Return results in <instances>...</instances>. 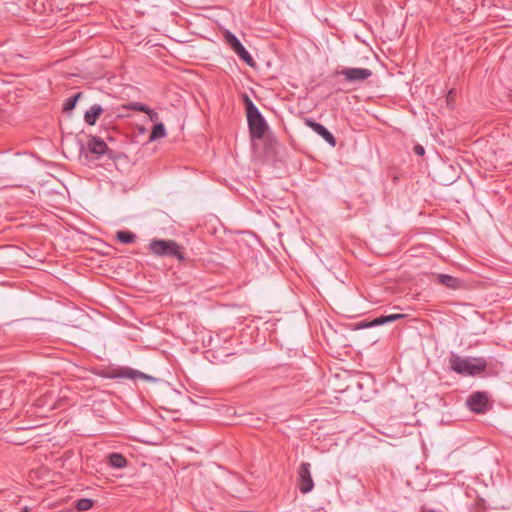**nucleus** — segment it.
Returning <instances> with one entry per match:
<instances>
[{
    "mask_svg": "<svg viewBox=\"0 0 512 512\" xmlns=\"http://www.w3.org/2000/svg\"><path fill=\"white\" fill-rule=\"evenodd\" d=\"M131 108L136 111L143 112V113H148V109H149L148 106H146L142 103H139V102L131 103Z\"/></svg>",
    "mask_w": 512,
    "mask_h": 512,
    "instance_id": "20",
    "label": "nucleus"
},
{
    "mask_svg": "<svg viewBox=\"0 0 512 512\" xmlns=\"http://www.w3.org/2000/svg\"><path fill=\"white\" fill-rule=\"evenodd\" d=\"M79 150L80 157L84 154L85 158L88 159V153H90L95 156V159H99L106 153L108 146L101 138L90 136L87 147L81 142Z\"/></svg>",
    "mask_w": 512,
    "mask_h": 512,
    "instance_id": "4",
    "label": "nucleus"
},
{
    "mask_svg": "<svg viewBox=\"0 0 512 512\" xmlns=\"http://www.w3.org/2000/svg\"><path fill=\"white\" fill-rule=\"evenodd\" d=\"M166 136V129L163 123H155L149 136L150 141H154Z\"/></svg>",
    "mask_w": 512,
    "mask_h": 512,
    "instance_id": "16",
    "label": "nucleus"
},
{
    "mask_svg": "<svg viewBox=\"0 0 512 512\" xmlns=\"http://www.w3.org/2000/svg\"><path fill=\"white\" fill-rule=\"evenodd\" d=\"M149 250L158 257H174L180 262L186 260L183 248L171 239H152L149 244Z\"/></svg>",
    "mask_w": 512,
    "mask_h": 512,
    "instance_id": "3",
    "label": "nucleus"
},
{
    "mask_svg": "<svg viewBox=\"0 0 512 512\" xmlns=\"http://www.w3.org/2000/svg\"><path fill=\"white\" fill-rule=\"evenodd\" d=\"M305 124L321 136L331 147L336 146V139L334 135L324 125L312 119H306Z\"/></svg>",
    "mask_w": 512,
    "mask_h": 512,
    "instance_id": "9",
    "label": "nucleus"
},
{
    "mask_svg": "<svg viewBox=\"0 0 512 512\" xmlns=\"http://www.w3.org/2000/svg\"><path fill=\"white\" fill-rule=\"evenodd\" d=\"M404 314H390V315H381L379 317H376L370 322L362 324L360 327L370 328V327H376L384 324H388L391 322H394L396 320L404 318Z\"/></svg>",
    "mask_w": 512,
    "mask_h": 512,
    "instance_id": "10",
    "label": "nucleus"
},
{
    "mask_svg": "<svg viewBox=\"0 0 512 512\" xmlns=\"http://www.w3.org/2000/svg\"><path fill=\"white\" fill-rule=\"evenodd\" d=\"M299 490L306 494L312 491L314 482L311 475V464L304 462L298 469Z\"/></svg>",
    "mask_w": 512,
    "mask_h": 512,
    "instance_id": "7",
    "label": "nucleus"
},
{
    "mask_svg": "<svg viewBox=\"0 0 512 512\" xmlns=\"http://www.w3.org/2000/svg\"><path fill=\"white\" fill-rule=\"evenodd\" d=\"M82 93H77L75 94L74 96L72 97H69L68 99H66L65 103H64V111L68 112V111H72L78 101V99L81 97Z\"/></svg>",
    "mask_w": 512,
    "mask_h": 512,
    "instance_id": "19",
    "label": "nucleus"
},
{
    "mask_svg": "<svg viewBox=\"0 0 512 512\" xmlns=\"http://www.w3.org/2000/svg\"><path fill=\"white\" fill-rule=\"evenodd\" d=\"M21 512H29V508L28 507H24Z\"/></svg>",
    "mask_w": 512,
    "mask_h": 512,
    "instance_id": "23",
    "label": "nucleus"
},
{
    "mask_svg": "<svg viewBox=\"0 0 512 512\" xmlns=\"http://www.w3.org/2000/svg\"><path fill=\"white\" fill-rule=\"evenodd\" d=\"M93 506V500L82 498L76 501L75 507L78 511H88Z\"/></svg>",
    "mask_w": 512,
    "mask_h": 512,
    "instance_id": "17",
    "label": "nucleus"
},
{
    "mask_svg": "<svg viewBox=\"0 0 512 512\" xmlns=\"http://www.w3.org/2000/svg\"><path fill=\"white\" fill-rule=\"evenodd\" d=\"M225 40L227 41V43L230 45V47L233 49V51L235 49H237L239 46L242 45V43L240 42V40L230 31H227L225 33Z\"/></svg>",
    "mask_w": 512,
    "mask_h": 512,
    "instance_id": "18",
    "label": "nucleus"
},
{
    "mask_svg": "<svg viewBox=\"0 0 512 512\" xmlns=\"http://www.w3.org/2000/svg\"><path fill=\"white\" fill-rule=\"evenodd\" d=\"M103 112V108L99 104L92 105L84 114V120L88 125H95L98 117Z\"/></svg>",
    "mask_w": 512,
    "mask_h": 512,
    "instance_id": "11",
    "label": "nucleus"
},
{
    "mask_svg": "<svg viewBox=\"0 0 512 512\" xmlns=\"http://www.w3.org/2000/svg\"><path fill=\"white\" fill-rule=\"evenodd\" d=\"M414 152L416 155L422 156L425 154V149L421 145H416L414 147Z\"/></svg>",
    "mask_w": 512,
    "mask_h": 512,
    "instance_id": "22",
    "label": "nucleus"
},
{
    "mask_svg": "<svg viewBox=\"0 0 512 512\" xmlns=\"http://www.w3.org/2000/svg\"><path fill=\"white\" fill-rule=\"evenodd\" d=\"M106 377L110 379H116V378H127V379H144L147 381H155L156 379L150 375H147L141 371L134 370L128 367H120L116 369H112L109 374L106 375Z\"/></svg>",
    "mask_w": 512,
    "mask_h": 512,
    "instance_id": "5",
    "label": "nucleus"
},
{
    "mask_svg": "<svg viewBox=\"0 0 512 512\" xmlns=\"http://www.w3.org/2000/svg\"><path fill=\"white\" fill-rule=\"evenodd\" d=\"M339 75L344 76L345 80L350 83H361L366 81L372 76V71L367 68H344L338 72Z\"/></svg>",
    "mask_w": 512,
    "mask_h": 512,
    "instance_id": "6",
    "label": "nucleus"
},
{
    "mask_svg": "<svg viewBox=\"0 0 512 512\" xmlns=\"http://www.w3.org/2000/svg\"><path fill=\"white\" fill-rule=\"evenodd\" d=\"M116 238L123 244H131L135 242L136 235L129 230H121L116 233Z\"/></svg>",
    "mask_w": 512,
    "mask_h": 512,
    "instance_id": "15",
    "label": "nucleus"
},
{
    "mask_svg": "<svg viewBox=\"0 0 512 512\" xmlns=\"http://www.w3.org/2000/svg\"><path fill=\"white\" fill-rule=\"evenodd\" d=\"M244 103L250 137L252 140H260L268 130V124L257 106L247 95L244 96Z\"/></svg>",
    "mask_w": 512,
    "mask_h": 512,
    "instance_id": "1",
    "label": "nucleus"
},
{
    "mask_svg": "<svg viewBox=\"0 0 512 512\" xmlns=\"http://www.w3.org/2000/svg\"><path fill=\"white\" fill-rule=\"evenodd\" d=\"M450 367L458 374L466 376H475L486 370L487 361L482 358L467 357L452 354L450 358Z\"/></svg>",
    "mask_w": 512,
    "mask_h": 512,
    "instance_id": "2",
    "label": "nucleus"
},
{
    "mask_svg": "<svg viewBox=\"0 0 512 512\" xmlns=\"http://www.w3.org/2000/svg\"><path fill=\"white\" fill-rule=\"evenodd\" d=\"M146 114L148 115L149 119L152 122H157L159 119L158 113L151 108L148 109V113H146Z\"/></svg>",
    "mask_w": 512,
    "mask_h": 512,
    "instance_id": "21",
    "label": "nucleus"
},
{
    "mask_svg": "<svg viewBox=\"0 0 512 512\" xmlns=\"http://www.w3.org/2000/svg\"><path fill=\"white\" fill-rule=\"evenodd\" d=\"M109 465L121 469L127 466V459L120 453H111L108 456Z\"/></svg>",
    "mask_w": 512,
    "mask_h": 512,
    "instance_id": "13",
    "label": "nucleus"
},
{
    "mask_svg": "<svg viewBox=\"0 0 512 512\" xmlns=\"http://www.w3.org/2000/svg\"><path fill=\"white\" fill-rule=\"evenodd\" d=\"M438 281L442 285L454 290L460 288L462 285V281L460 279L448 274H439Z\"/></svg>",
    "mask_w": 512,
    "mask_h": 512,
    "instance_id": "12",
    "label": "nucleus"
},
{
    "mask_svg": "<svg viewBox=\"0 0 512 512\" xmlns=\"http://www.w3.org/2000/svg\"><path fill=\"white\" fill-rule=\"evenodd\" d=\"M234 52L248 66H250V67L255 66V61H254L253 57L250 55V53L246 50V48L243 45H241L237 49H235Z\"/></svg>",
    "mask_w": 512,
    "mask_h": 512,
    "instance_id": "14",
    "label": "nucleus"
},
{
    "mask_svg": "<svg viewBox=\"0 0 512 512\" xmlns=\"http://www.w3.org/2000/svg\"><path fill=\"white\" fill-rule=\"evenodd\" d=\"M468 408L475 413H484L488 406V397L483 392H475L467 399Z\"/></svg>",
    "mask_w": 512,
    "mask_h": 512,
    "instance_id": "8",
    "label": "nucleus"
}]
</instances>
